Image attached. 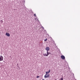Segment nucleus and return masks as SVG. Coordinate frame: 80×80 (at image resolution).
<instances>
[{
    "mask_svg": "<svg viewBox=\"0 0 80 80\" xmlns=\"http://www.w3.org/2000/svg\"><path fill=\"white\" fill-rule=\"evenodd\" d=\"M44 78H50V74H45L44 76Z\"/></svg>",
    "mask_w": 80,
    "mask_h": 80,
    "instance_id": "nucleus-1",
    "label": "nucleus"
},
{
    "mask_svg": "<svg viewBox=\"0 0 80 80\" xmlns=\"http://www.w3.org/2000/svg\"><path fill=\"white\" fill-rule=\"evenodd\" d=\"M3 60V56H1L0 57V62H1V61H2Z\"/></svg>",
    "mask_w": 80,
    "mask_h": 80,
    "instance_id": "nucleus-2",
    "label": "nucleus"
},
{
    "mask_svg": "<svg viewBox=\"0 0 80 80\" xmlns=\"http://www.w3.org/2000/svg\"><path fill=\"white\" fill-rule=\"evenodd\" d=\"M45 50H47V52H48V51H49L50 50V48L48 47H47L45 48Z\"/></svg>",
    "mask_w": 80,
    "mask_h": 80,
    "instance_id": "nucleus-3",
    "label": "nucleus"
},
{
    "mask_svg": "<svg viewBox=\"0 0 80 80\" xmlns=\"http://www.w3.org/2000/svg\"><path fill=\"white\" fill-rule=\"evenodd\" d=\"M61 58L62 59V60H64V59H65V56L63 55H62L61 56Z\"/></svg>",
    "mask_w": 80,
    "mask_h": 80,
    "instance_id": "nucleus-4",
    "label": "nucleus"
},
{
    "mask_svg": "<svg viewBox=\"0 0 80 80\" xmlns=\"http://www.w3.org/2000/svg\"><path fill=\"white\" fill-rule=\"evenodd\" d=\"M47 55H48H48H50H50H52V54L51 53V52H48V51H47Z\"/></svg>",
    "mask_w": 80,
    "mask_h": 80,
    "instance_id": "nucleus-5",
    "label": "nucleus"
},
{
    "mask_svg": "<svg viewBox=\"0 0 80 80\" xmlns=\"http://www.w3.org/2000/svg\"><path fill=\"white\" fill-rule=\"evenodd\" d=\"M50 72V69H49L48 72H46V74H48V73Z\"/></svg>",
    "mask_w": 80,
    "mask_h": 80,
    "instance_id": "nucleus-6",
    "label": "nucleus"
},
{
    "mask_svg": "<svg viewBox=\"0 0 80 80\" xmlns=\"http://www.w3.org/2000/svg\"><path fill=\"white\" fill-rule=\"evenodd\" d=\"M6 35L7 36V37H10V35L8 33V32H6Z\"/></svg>",
    "mask_w": 80,
    "mask_h": 80,
    "instance_id": "nucleus-7",
    "label": "nucleus"
},
{
    "mask_svg": "<svg viewBox=\"0 0 80 80\" xmlns=\"http://www.w3.org/2000/svg\"><path fill=\"white\" fill-rule=\"evenodd\" d=\"M43 55L45 57H48V55H47V54H46V53L45 54H43Z\"/></svg>",
    "mask_w": 80,
    "mask_h": 80,
    "instance_id": "nucleus-8",
    "label": "nucleus"
},
{
    "mask_svg": "<svg viewBox=\"0 0 80 80\" xmlns=\"http://www.w3.org/2000/svg\"><path fill=\"white\" fill-rule=\"evenodd\" d=\"M44 42H46V41H47V38H46L44 40Z\"/></svg>",
    "mask_w": 80,
    "mask_h": 80,
    "instance_id": "nucleus-9",
    "label": "nucleus"
},
{
    "mask_svg": "<svg viewBox=\"0 0 80 80\" xmlns=\"http://www.w3.org/2000/svg\"><path fill=\"white\" fill-rule=\"evenodd\" d=\"M40 77V76H37L36 78H39Z\"/></svg>",
    "mask_w": 80,
    "mask_h": 80,
    "instance_id": "nucleus-10",
    "label": "nucleus"
},
{
    "mask_svg": "<svg viewBox=\"0 0 80 80\" xmlns=\"http://www.w3.org/2000/svg\"><path fill=\"white\" fill-rule=\"evenodd\" d=\"M41 28L43 29V30H44V28H43V26H41Z\"/></svg>",
    "mask_w": 80,
    "mask_h": 80,
    "instance_id": "nucleus-11",
    "label": "nucleus"
},
{
    "mask_svg": "<svg viewBox=\"0 0 80 80\" xmlns=\"http://www.w3.org/2000/svg\"><path fill=\"white\" fill-rule=\"evenodd\" d=\"M34 17H37V16H36V14H34Z\"/></svg>",
    "mask_w": 80,
    "mask_h": 80,
    "instance_id": "nucleus-12",
    "label": "nucleus"
},
{
    "mask_svg": "<svg viewBox=\"0 0 80 80\" xmlns=\"http://www.w3.org/2000/svg\"><path fill=\"white\" fill-rule=\"evenodd\" d=\"M1 23H3V20H1Z\"/></svg>",
    "mask_w": 80,
    "mask_h": 80,
    "instance_id": "nucleus-13",
    "label": "nucleus"
},
{
    "mask_svg": "<svg viewBox=\"0 0 80 80\" xmlns=\"http://www.w3.org/2000/svg\"><path fill=\"white\" fill-rule=\"evenodd\" d=\"M17 68H20V67H19V66H17Z\"/></svg>",
    "mask_w": 80,
    "mask_h": 80,
    "instance_id": "nucleus-14",
    "label": "nucleus"
},
{
    "mask_svg": "<svg viewBox=\"0 0 80 80\" xmlns=\"http://www.w3.org/2000/svg\"><path fill=\"white\" fill-rule=\"evenodd\" d=\"M35 20H37V18H35Z\"/></svg>",
    "mask_w": 80,
    "mask_h": 80,
    "instance_id": "nucleus-15",
    "label": "nucleus"
},
{
    "mask_svg": "<svg viewBox=\"0 0 80 80\" xmlns=\"http://www.w3.org/2000/svg\"><path fill=\"white\" fill-rule=\"evenodd\" d=\"M17 66L18 65V64H17Z\"/></svg>",
    "mask_w": 80,
    "mask_h": 80,
    "instance_id": "nucleus-16",
    "label": "nucleus"
},
{
    "mask_svg": "<svg viewBox=\"0 0 80 80\" xmlns=\"http://www.w3.org/2000/svg\"><path fill=\"white\" fill-rule=\"evenodd\" d=\"M42 80H45V79H42Z\"/></svg>",
    "mask_w": 80,
    "mask_h": 80,
    "instance_id": "nucleus-17",
    "label": "nucleus"
},
{
    "mask_svg": "<svg viewBox=\"0 0 80 80\" xmlns=\"http://www.w3.org/2000/svg\"><path fill=\"white\" fill-rule=\"evenodd\" d=\"M31 12H32V11H31Z\"/></svg>",
    "mask_w": 80,
    "mask_h": 80,
    "instance_id": "nucleus-18",
    "label": "nucleus"
}]
</instances>
